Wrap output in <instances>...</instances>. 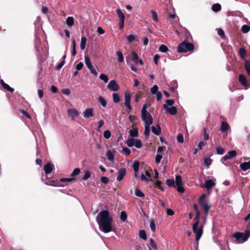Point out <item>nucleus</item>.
Listing matches in <instances>:
<instances>
[{
  "label": "nucleus",
  "instance_id": "obj_1",
  "mask_svg": "<svg viewBox=\"0 0 250 250\" xmlns=\"http://www.w3.org/2000/svg\"><path fill=\"white\" fill-rule=\"evenodd\" d=\"M96 221L99 225L100 230L104 233L110 232L114 229L112 225L113 219L107 210L100 212L96 217Z\"/></svg>",
  "mask_w": 250,
  "mask_h": 250
},
{
  "label": "nucleus",
  "instance_id": "obj_2",
  "mask_svg": "<svg viewBox=\"0 0 250 250\" xmlns=\"http://www.w3.org/2000/svg\"><path fill=\"white\" fill-rule=\"evenodd\" d=\"M166 183L168 186L176 188L180 193H184L185 191V189L182 186V180L180 175H176L175 181L173 179H167Z\"/></svg>",
  "mask_w": 250,
  "mask_h": 250
},
{
  "label": "nucleus",
  "instance_id": "obj_3",
  "mask_svg": "<svg viewBox=\"0 0 250 250\" xmlns=\"http://www.w3.org/2000/svg\"><path fill=\"white\" fill-rule=\"evenodd\" d=\"M147 105L144 104L141 111L142 119L144 125H151L153 123V119L150 113L146 110Z\"/></svg>",
  "mask_w": 250,
  "mask_h": 250
},
{
  "label": "nucleus",
  "instance_id": "obj_4",
  "mask_svg": "<svg viewBox=\"0 0 250 250\" xmlns=\"http://www.w3.org/2000/svg\"><path fill=\"white\" fill-rule=\"evenodd\" d=\"M250 236V230H246L245 233L236 232L233 235V237L235 239V243H241L246 241Z\"/></svg>",
  "mask_w": 250,
  "mask_h": 250
},
{
  "label": "nucleus",
  "instance_id": "obj_5",
  "mask_svg": "<svg viewBox=\"0 0 250 250\" xmlns=\"http://www.w3.org/2000/svg\"><path fill=\"white\" fill-rule=\"evenodd\" d=\"M194 49V45L192 43L187 42L186 41L181 42L177 47V51L180 53H184L192 51Z\"/></svg>",
  "mask_w": 250,
  "mask_h": 250
},
{
  "label": "nucleus",
  "instance_id": "obj_6",
  "mask_svg": "<svg viewBox=\"0 0 250 250\" xmlns=\"http://www.w3.org/2000/svg\"><path fill=\"white\" fill-rule=\"evenodd\" d=\"M199 222V220H196L192 226L193 232L196 234L195 240L197 242L200 240L203 234L204 228L203 225L198 228Z\"/></svg>",
  "mask_w": 250,
  "mask_h": 250
},
{
  "label": "nucleus",
  "instance_id": "obj_7",
  "mask_svg": "<svg viewBox=\"0 0 250 250\" xmlns=\"http://www.w3.org/2000/svg\"><path fill=\"white\" fill-rule=\"evenodd\" d=\"M205 194H203L199 198V203L200 205L202 207L204 210L205 211L206 215H207L208 213L209 210L210 209V207L208 205V203L204 202L203 200L205 198Z\"/></svg>",
  "mask_w": 250,
  "mask_h": 250
},
{
  "label": "nucleus",
  "instance_id": "obj_8",
  "mask_svg": "<svg viewBox=\"0 0 250 250\" xmlns=\"http://www.w3.org/2000/svg\"><path fill=\"white\" fill-rule=\"evenodd\" d=\"M131 96L128 92L125 93V102L124 105L126 108V111H130L131 109V106L130 104Z\"/></svg>",
  "mask_w": 250,
  "mask_h": 250
},
{
  "label": "nucleus",
  "instance_id": "obj_9",
  "mask_svg": "<svg viewBox=\"0 0 250 250\" xmlns=\"http://www.w3.org/2000/svg\"><path fill=\"white\" fill-rule=\"evenodd\" d=\"M107 88L111 91H117L119 89V86L115 80L109 81L107 84Z\"/></svg>",
  "mask_w": 250,
  "mask_h": 250
},
{
  "label": "nucleus",
  "instance_id": "obj_10",
  "mask_svg": "<svg viewBox=\"0 0 250 250\" xmlns=\"http://www.w3.org/2000/svg\"><path fill=\"white\" fill-rule=\"evenodd\" d=\"M94 109L92 108H86L83 112V117L85 119H88L94 116Z\"/></svg>",
  "mask_w": 250,
  "mask_h": 250
},
{
  "label": "nucleus",
  "instance_id": "obj_11",
  "mask_svg": "<svg viewBox=\"0 0 250 250\" xmlns=\"http://www.w3.org/2000/svg\"><path fill=\"white\" fill-rule=\"evenodd\" d=\"M67 113L68 116L71 117L72 120H74V118L78 117L80 113L77 109L73 108L68 109Z\"/></svg>",
  "mask_w": 250,
  "mask_h": 250
},
{
  "label": "nucleus",
  "instance_id": "obj_12",
  "mask_svg": "<svg viewBox=\"0 0 250 250\" xmlns=\"http://www.w3.org/2000/svg\"><path fill=\"white\" fill-rule=\"evenodd\" d=\"M125 173L126 169L125 168H122L120 169L117 175V180L119 182L123 180Z\"/></svg>",
  "mask_w": 250,
  "mask_h": 250
},
{
  "label": "nucleus",
  "instance_id": "obj_13",
  "mask_svg": "<svg viewBox=\"0 0 250 250\" xmlns=\"http://www.w3.org/2000/svg\"><path fill=\"white\" fill-rule=\"evenodd\" d=\"M163 107L165 109L167 110V111L171 115H175L177 112V108L174 106H172L171 107H168L167 105L164 104Z\"/></svg>",
  "mask_w": 250,
  "mask_h": 250
},
{
  "label": "nucleus",
  "instance_id": "obj_14",
  "mask_svg": "<svg viewBox=\"0 0 250 250\" xmlns=\"http://www.w3.org/2000/svg\"><path fill=\"white\" fill-rule=\"evenodd\" d=\"M54 166L50 163H47L44 166V170L45 173L48 175L53 170Z\"/></svg>",
  "mask_w": 250,
  "mask_h": 250
},
{
  "label": "nucleus",
  "instance_id": "obj_15",
  "mask_svg": "<svg viewBox=\"0 0 250 250\" xmlns=\"http://www.w3.org/2000/svg\"><path fill=\"white\" fill-rule=\"evenodd\" d=\"M239 81L241 83V84L245 87H249V85L248 83L246 77L240 74L239 75Z\"/></svg>",
  "mask_w": 250,
  "mask_h": 250
},
{
  "label": "nucleus",
  "instance_id": "obj_16",
  "mask_svg": "<svg viewBox=\"0 0 250 250\" xmlns=\"http://www.w3.org/2000/svg\"><path fill=\"white\" fill-rule=\"evenodd\" d=\"M236 155V152L235 150L229 151L225 156H224L222 159L225 161L228 159H231Z\"/></svg>",
  "mask_w": 250,
  "mask_h": 250
},
{
  "label": "nucleus",
  "instance_id": "obj_17",
  "mask_svg": "<svg viewBox=\"0 0 250 250\" xmlns=\"http://www.w3.org/2000/svg\"><path fill=\"white\" fill-rule=\"evenodd\" d=\"M0 83L2 86V87L7 90L10 91V92H13L14 91V89L11 87L8 84H6L4 82V81L2 80H1L0 81Z\"/></svg>",
  "mask_w": 250,
  "mask_h": 250
},
{
  "label": "nucleus",
  "instance_id": "obj_18",
  "mask_svg": "<svg viewBox=\"0 0 250 250\" xmlns=\"http://www.w3.org/2000/svg\"><path fill=\"white\" fill-rule=\"evenodd\" d=\"M114 150H108L106 152V156L109 161L113 162L114 160Z\"/></svg>",
  "mask_w": 250,
  "mask_h": 250
},
{
  "label": "nucleus",
  "instance_id": "obj_19",
  "mask_svg": "<svg viewBox=\"0 0 250 250\" xmlns=\"http://www.w3.org/2000/svg\"><path fill=\"white\" fill-rule=\"evenodd\" d=\"M240 167L243 171L250 169V162H245L241 163L240 165Z\"/></svg>",
  "mask_w": 250,
  "mask_h": 250
},
{
  "label": "nucleus",
  "instance_id": "obj_20",
  "mask_svg": "<svg viewBox=\"0 0 250 250\" xmlns=\"http://www.w3.org/2000/svg\"><path fill=\"white\" fill-rule=\"evenodd\" d=\"M152 133L155 135H159L161 132V127L159 125H157L156 126H152L151 127Z\"/></svg>",
  "mask_w": 250,
  "mask_h": 250
},
{
  "label": "nucleus",
  "instance_id": "obj_21",
  "mask_svg": "<svg viewBox=\"0 0 250 250\" xmlns=\"http://www.w3.org/2000/svg\"><path fill=\"white\" fill-rule=\"evenodd\" d=\"M214 186L215 183L211 180H207L204 184L205 187L208 189H210Z\"/></svg>",
  "mask_w": 250,
  "mask_h": 250
},
{
  "label": "nucleus",
  "instance_id": "obj_22",
  "mask_svg": "<svg viewBox=\"0 0 250 250\" xmlns=\"http://www.w3.org/2000/svg\"><path fill=\"white\" fill-rule=\"evenodd\" d=\"M87 39L84 36H82L81 40L80 49L83 50L85 48Z\"/></svg>",
  "mask_w": 250,
  "mask_h": 250
},
{
  "label": "nucleus",
  "instance_id": "obj_23",
  "mask_svg": "<svg viewBox=\"0 0 250 250\" xmlns=\"http://www.w3.org/2000/svg\"><path fill=\"white\" fill-rule=\"evenodd\" d=\"M126 38L128 43H131L134 41H135L136 42H139L138 38H137L136 39L135 36L133 34H130V35L126 36Z\"/></svg>",
  "mask_w": 250,
  "mask_h": 250
},
{
  "label": "nucleus",
  "instance_id": "obj_24",
  "mask_svg": "<svg viewBox=\"0 0 250 250\" xmlns=\"http://www.w3.org/2000/svg\"><path fill=\"white\" fill-rule=\"evenodd\" d=\"M229 128V125L226 122H222L220 130L222 132H225Z\"/></svg>",
  "mask_w": 250,
  "mask_h": 250
},
{
  "label": "nucleus",
  "instance_id": "obj_25",
  "mask_svg": "<svg viewBox=\"0 0 250 250\" xmlns=\"http://www.w3.org/2000/svg\"><path fill=\"white\" fill-rule=\"evenodd\" d=\"M74 23V18L73 17H68L66 20V24L69 27H71Z\"/></svg>",
  "mask_w": 250,
  "mask_h": 250
},
{
  "label": "nucleus",
  "instance_id": "obj_26",
  "mask_svg": "<svg viewBox=\"0 0 250 250\" xmlns=\"http://www.w3.org/2000/svg\"><path fill=\"white\" fill-rule=\"evenodd\" d=\"M98 102L103 107H105L107 104V102L105 99L102 96H99L98 97Z\"/></svg>",
  "mask_w": 250,
  "mask_h": 250
},
{
  "label": "nucleus",
  "instance_id": "obj_27",
  "mask_svg": "<svg viewBox=\"0 0 250 250\" xmlns=\"http://www.w3.org/2000/svg\"><path fill=\"white\" fill-rule=\"evenodd\" d=\"M239 55L240 56V57L243 60H244V61L246 60H245V56L246 55V51L245 48H244L243 47L240 48L239 50Z\"/></svg>",
  "mask_w": 250,
  "mask_h": 250
},
{
  "label": "nucleus",
  "instance_id": "obj_28",
  "mask_svg": "<svg viewBox=\"0 0 250 250\" xmlns=\"http://www.w3.org/2000/svg\"><path fill=\"white\" fill-rule=\"evenodd\" d=\"M84 62H85V63L88 69H89L91 67L93 66V65H92V62L90 60V58L88 56H84Z\"/></svg>",
  "mask_w": 250,
  "mask_h": 250
},
{
  "label": "nucleus",
  "instance_id": "obj_29",
  "mask_svg": "<svg viewBox=\"0 0 250 250\" xmlns=\"http://www.w3.org/2000/svg\"><path fill=\"white\" fill-rule=\"evenodd\" d=\"M221 9V6L219 3H215L212 5L211 9L213 12H217Z\"/></svg>",
  "mask_w": 250,
  "mask_h": 250
},
{
  "label": "nucleus",
  "instance_id": "obj_30",
  "mask_svg": "<svg viewBox=\"0 0 250 250\" xmlns=\"http://www.w3.org/2000/svg\"><path fill=\"white\" fill-rule=\"evenodd\" d=\"M116 12L120 20H125V15L120 9H117Z\"/></svg>",
  "mask_w": 250,
  "mask_h": 250
},
{
  "label": "nucleus",
  "instance_id": "obj_31",
  "mask_svg": "<svg viewBox=\"0 0 250 250\" xmlns=\"http://www.w3.org/2000/svg\"><path fill=\"white\" fill-rule=\"evenodd\" d=\"M112 98L113 102L115 103H118L120 102L121 99L117 93H113L112 94Z\"/></svg>",
  "mask_w": 250,
  "mask_h": 250
},
{
  "label": "nucleus",
  "instance_id": "obj_32",
  "mask_svg": "<svg viewBox=\"0 0 250 250\" xmlns=\"http://www.w3.org/2000/svg\"><path fill=\"white\" fill-rule=\"evenodd\" d=\"M245 68L248 73L250 76V62L248 60H245Z\"/></svg>",
  "mask_w": 250,
  "mask_h": 250
},
{
  "label": "nucleus",
  "instance_id": "obj_33",
  "mask_svg": "<svg viewBox=\"0 0 250 250\" xmlns=\"http://www.w3.org/2000/svg\"><path fill=\"white\" fill-rule=\"evenodd\" d=\"M116 56L118 61L120 62H123L124 61V56L122 52L120 51H117L116 52Z\"/></svg>",
  "mask_w": 250,
  "mask_h": 250
},
{
  "label": "nucleus",
  "instance_id": "obj_34",
  "mask_svg": "<svg viewBox=\"0 0 250 250\" xmlns=\"http://www.w3.org/2000/svg\"><path fill=\"white\" fill-rule=\"evenodd\" d=\"M139 166H140V162L138 161H136L134 162L133 165V169L136 173H138L139 171Z\"/></svg>",
  "mask_w": 250,
  "mask_h": 250
},
{
  "label": "nucleus",
  "instance_id": "obj_35",
  "mask_svg": "<svg viewBox=\"0 0 250 250\" xmlns=\"http://www.w3.org/2000/svg\"><path fill=\"white\" fill-rule=\"evenodd\" d=\"M125 144L129 147H132L134 146V140L132 138L128 139L125 142Z\"/></svg>",
  "mask_w": 250,
  "mask_h": 250
},
{
  "label": "nucleus",
  "instance_id": "obj_36",
  "mask_svg": "<svg viewBox=\"0 0 250 250\" xmlns=\"http://www.w3.org/2000/svg\"><path fill=\"white\" fill-rule=\"evenodd\" d=\"M212 163V160L210 158H205L204 160V165L208 167Z\"/></svg>",
  "mask_w": 250,
  "mask_h": 250
},
{
  "label": "nucleus",
  "instance_id": "obj_37",
  "mask_svg": "<svg viewBox=\"0 0 250 250\" xmlns=\"http://www.w3.org/2000/svg\"><path fill=\"white\" fill-rule=\"evenodd\" d=\"M145 125V131L144 135L146 137H148L150 133V125Z\"/></svg>",
  "mask_w": 250,
  "mask_h": 250
},
{
  "label": "nucleus",
  "instance_id": "obj_38",
  "mask_svg": "<svg viewBox=\"0 0 250 250\" xmlns=\"http://www.w3.org/2000/svg\"><path fill=\"white\" fill-rule=\"evenodd\" d=\"M100 79L103 81L104 83H107L108 81V77L105 74H101L100 75Z\"/></svg>",
  "mask_w": 250,
  "mask_h": 250
},
{
  "label": "nucleus",
  "instance_id": "obj_39",
  "mask_svg": "<svg viewBox=\"0 0 250 250\" xmlns=\"http://www.w3.org/2000/svg\"><path fill=\"white\" fill-rule=\"evenodd\" d=\"M76 42L75 39H74L72 41V55L73 56H76L77 52H76Z\"/></svg>",
  "mask_w": 250,
  "mask_h": 250
},
{
  "label": "nucleus",
  "instance_id": "obj_40",
  "mask_svg": "<svg viewBox=\"0 0 250 250\" xmlns=\"http://www.w3.org/2000/svg\"><path fill=\"white\" fill-rule=\"evenodd\" d=\"M250 30V26L248 25H243L241 27V31L244 33H247Z\"/></svg>",
  "mask_w": 250,
  "mask_h": 250
},
{
  "label": "nucleus",
  "instance_id": "obj_41",
  "mask_svg": "<svg viewBox=\"0 0 250 250\" xmlns=\"http://www.w3.org/2000/svg\"><path fill=\"white\" fill-rule=\"evenodd\" d=\"M134 146H135L136 148H141L142 146V144L141 141L139 139L135 140Z\"/></svg>",
  "mask_w": 250,
  "mask_h": 250
},
{
  "label": "nucleus",
  "instance_id": "obj_42",
  "mask_svg": "<svg viewBox=\"0 0 250 250\" xmlns=\"http://www.w3.org/2000/svg\"><path fill=\"white\" fill-rule=\"evenodd\" d=\"M120 219L122 221H125L127 219V214L125 211H122L121 212Z\"/></svg>",
  "mask_w": 250,
  "mask_h": 250
},
{
  "label": "nucleus",
  "instance_id": "obj_43",
  "mask_svg": "<svg viewBox=\"0 0 250 250\" xmlns=\"http://www.w3.org/2000/svg\"><path fill=\"white\" fill-rule=\"evenodd\" d=\"M131 60L133 62H135L138 60V56L136 53L132 52L131 53Z\"/></svg>",
  "mask_w": 250,
  "mask_h": 250
},
{
  "label": "nucleus",
  "instance_id": "obj_44",
  "mask_svg": "<svg viewBox=\"0 0 250 250\" xmlns=\"http://www.w3.org/2000/svg\"><path fill=\"white\" fill-rule=\"evenodd\" d=\"M139 237L144 240H146L147 239V236L146 231L144 230H141L140 231Z\"/></svg>",
  "mask_w": 250,
  "mask_h": 250
},
{
  "label": "nucleus",
  "instance_id": "obj_45",
  "mask_svg": "<svg viewBox=\"0 0 250 250\" xmlns=\"http://www.w3.org/2000/svg\"><path fill=\"white\" fill-rule=\"evenodd\" d=\"M129 134L132 137H136L138 135V132L137 129H131L129 131Z\"/></svg>",
  "mask_w": 250,
  "mask_h": 250
},
{
  "label": "nucleus",
  "instance_id": "obj_46",
  "mask_svg": "<svg viewBox=\"0 0 250 250\" xmlns=\"http://www.w3.org/2000/svg\"><path fill=\"white\" fill-rule=\"evenodd\" d=\"M97 69H98L97 67H96V68L93 66L92 67L89 68L88 69L91 74H93L95 77H97L98 75V72L96 70Z\"/></svg>",
  "mask_w": 250,
  "mask_h": 250
},
{
  "label": "nucleus",
  "instance_id": "obj_47",
  "mask_svg": "<svg viewBox=\"0 0 250 250\" xmlns=\"http://www.w3.org/2000/svg\"><path fill=\"white\" fill-rule=\"evenodd\" d=\"M159 50L162 52L166 53L168 50V49L166 45L164 44H162L159 47Z\"/></svg>",
  "mask_w": 250,
  "mask_h": 250
},
{
  "label": "nucleus",
  "instance_id": "obj_48",
  "mask_svg": "<svg viewBox=\"0 0 250 250\" xmlns=\"http://www.w3.org/2000/svg\"><path fill=\"white\" fill-rule=\"evenodd\" d=\"M149 227H150V229L152 231H155V230H156V225H155V222L153 220H152L150 221V224H149Z\"/></svg>",
  "mask_w": 250,
  "mask_h": 250
},
{
  "label": "nucleus",
  "instance_id": "obj_49",
  "mask_svg": "<svg viewBox=\"0 0 250 250\" xmlns=\"http://www.w3.org/2000/svg\"><path fill=\"white\" fill-rule=\"evenodd\" d=\"M91 176V173L89 171H85L84 172L83 176V180H87Z\"/></svg>",
  "mask_w": 250,
  "mask_h": 250
},
{
  "label": "nucleus",
  "instance_id": "obj_50",
  "mask_svg": "<svg viewBox=\"0 0 250 250\" xmlns=\"http://www.w3.org/2000/svg\"><path fill=\"white\" fill-rule=\"evenodd\" d=\"M150 247H151V248H153L155 250H157V245L153 238H150Z\"/></svg>",
  "mask_w": 250,
  "mask_h": 250
},
{
  "label": "nucleus",
  "instance_id": "obj_51",
  "mask_svg": "<svg viewBox=\"0 0 250 250\" xmlns=\"http://www.w3.org/2000/svg\"><path fill=\"white\" fill-rule=\"evenodd\" d=\"M135 193L136 196L139 197H142L145 196V194L139 189H136L135 190Z\"/></svg>",
  "mask_w": 250,
  "mask_h": 250
},
{
  "label": "nucleus",
  "instance_id": "obj_52",
  "mask_svg": "<svg viewBox=\"0 0 250 250\" xmlns=\"http://www.w3.org/2000/svg\"><path fill=\"white\" fill-rule=\"evenodd\" d=\"M104 137L105 139H108L111 137V132L109 130H106L104 132Z\"/></svg>",
  "mask_w": 250,
  "mask_h": 250
},
{
  "label": "nucleus",
  "instance_id": "obj_53",
  "mask_svg": "<svg viewBox=\"0 0 250 250\" xmlns=\"http://www.w3.org/2000/svg\"><path fill=\"white\" fill-rule=\"evenodd\" d=\"M122 152L125 155L128 156V155H130V150L128 147H123V148L122 149Z\"/></svg>",
  "mask_w": 250,
  "mask_h": 250
},
{
  "label": "nucleus",
  "instance_id": "obj_54",
  "mask_svg": "<svg viewBox=\"0 0 250 250\" xmlns=\"http://www.w3.org/2000/svg\"><path fill=\"white\" fill-rule=\"evenodd\" d=\"M158 86L157 85H154L153 86V87L150 89L151 94H155L157 93L158 92Z\"/></svg>",
  "mask_w": 250,
  "mask_h": 250
},
{
  "label": "nucleus",
  "instance_id": "obj_55",
  "mask_svg": "<svg viewBox=\"0 0 250 250\" xmlns=\"http://www.w3.org/2000/svg\"><path fill=\"white\" fill-rule=\"evenodd\" d=\"M80 169L79 168H76L73 170L71 175L72 177H75L76 175H78L80 173Z\"/></svg>",
  "mask_w": 250,
  "mask_h": 250
},
{
  "label": "nucleus",
  "instance_id": "obj_56",
  "mask_svg": "<svg viewBox=\"0 0 250 250\" xmlns=\"http://www.w3.org/2000/svg\"><path fill=\"white\" fill-rule=\"evenodd\" d=\"M151 13L152 15L153 19L155 21L157 22L158 21V15H157V13L155 11H154V10H151Z\"/></svg>",
  "mask_w": 250,
  "mask_h": 250
},
{
  "label": "nucleus",
  "instance_id": "obj_57",
  "mask_svg": "<svg viewBox=\"0 0 250 250\" xmlns=\"http://www.w3.org/2000/svg\"><path fill=\"white\" fill-rule=\"evenodd\" d=\"M217 153L219 155H222L224 154V149L221 146H218L216 148Z\"/></svg>",
  "mask_w": 250,
  "mask_h": 250
},
{
  "label": "nucleus",
  "instance_id": "obj_58",
  "mask_svg": "<svg viewBox=\"0 0 250 250\" xmlns=\"http://www.w3.org/2000/svg\"><path fill=\"white\" fill-rule=\"evenodd\" d=\"M177 140L180 143H183L184 142L183 136L181 134H179L177 136Z\"/></svg>",
  "mask_w": 250,
  "mask_h": 250
},
{
  "label": "nucleus",
  "instance_id": "obj_59",
  "mask_svg": "<svg viewBox=\"0 0 250 250\" xmlns=\"http://www.w3.org/2000/svg\"><path fill=\"white\" fill-rule=\"evenodd\" d=\"M74 179L72 178H63L60 179V181L62 182H70L73 181Z\"/></svg>",
  "mask_w": 250,
  "mask_h": 250
},
{
  "label": "nucleus",
  "instance_id": "obj_60",
  "mask_svg": "<svg viewBox=\"0 0 250 250\" xmlns=\"http://www.w3.org/2000/svg\"><path fill=\"white\" fill-rule=\"evenodd\" d=\"M166 102V104H165L167 105V106H172L174 103V101L172 99H169L167 100Z\"/></svg>",
  "mask_w": 250,
  "mask_h": 250
},
{
  "label": "nucleus",
  "instance_id": "obj_61",
  "mask_svg": "<svg viewBox=\"0 0 250 250\" xmlns=\"http://www.w3.org/2000/svg\"><path fill=\"white\" fill-rule=\"evenodd\" d=\"M61 92L63 94L68 95L70 93V90L68 88L62 89L61 90Z\"/></svg>",
  "mask_w": 250,
  "mask_h": 250
},
{
  "label": "nucleus",
  "instance_id": "obj_62",
  "mask_svg": "<svg viewBox=\"0 0 250 250\" xmlns=\"http://www.w3.org/2000/svg\"><path fill=\"white\" fill-rule=\"evenodd\" d=\"M101 181L103 184H106L108 183L109 179L105 176H103L101 178Z\"/></svg>",
  "mask_w": 250,
  "mask_h": 250
},
{
  "label": "nucleus",
  "instance_id": "obj_63",
  "mask_svg": "<svg viewBox=\"0 0 250 250\" xmlns=\"http://www.w3.org/2000/svg\"><path fill=\"white\" fill-rule=\"evenodd\" d=\"M173 85L170 88V90L171 92H174L175 89H177L178 85L176 82H172Z\"/></svg>",
  "mask_w": 250,
  "mask_h": 250
},
{
  "label": "nucleus",
  "instance_id": "obj_64",
  "mask_svg": "<svg viewBox=\"0 0 250 250\" xmlns=\"http://www.w3.org/2000/svg\"><path fill=\"white\" fill-rule=\"evenodd\" d=\"M162 159V155L160 154H157L155 157V162L157 163H159Z\"/></svg>",
  "mask_w": 250,
  "mask_h": 250
}]
</instances>
